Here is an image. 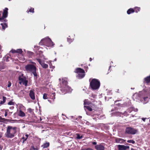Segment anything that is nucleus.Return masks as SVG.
Returning <instances> with one entry per match:
<instances>
[{
    "instance_id": "1",
    "label": "nucleus",
    "mask_w": 150,
    "mask_h": 150,
    "mask_svg": "<svg viewBox=\"0 0 150 150\" xmlns=\"http://www.w3.org/2000/svg\"><path fill=\"white\" fill-rule=\"evenodd\" d=\"M17 127L8 126L7 127L6 132L5 134L6 137L8 138L13 137L17 132Z\"/></svg>"
},
{
    "instance_id": "2",
    "label": "nucleus",
    "mask_w": 150,
    "mask_h": 150,
    "mask_svg": "<svg viewBox=\"0 0 150 150\" xmlns=\"http://www.w3.org/2000/svg\"><path fill=\"white\" fill-rule=\"evenodd\" d=\"M89 86L92 90L98 89L100 86V82L99 80L96 79H93L90 81L89 80Z\"/></svg>"
},
{
    "instance_id": "3",
    "label": "nucleus",
    "mask_w": 150,
    "mask_h": 150,
    "mask_svg": "<svg viewBox=\"0 0 150 150\" xmlns=\"http://www.w3.org/2000/svg\"><path fill=\"white\" fill-rule=\"evenodd\" d=\"M25 68L26 71L31 72L34 76H37L38 75L36 72L37 68L35 65L32 64H28L25 66Z\"/></svg>"
},
{
    "instance_id": "4",
    "label": "nucleus",
    "mask_w": 150,
    "mask_h": 150,
    "mask_svg": "<svg viewBox=\"0 0 150 150\" xmlns=\"http://www.w3.org/2000/svg\"><path fill=\"white\" fill-rule=\"evenodd\" d=\"M8 9L7 8H5L3 10V12L0 11V21L1 22H6L7 20L5 19L8 16Z\"/></svg>"
},
{
    "instance_id": "5",
    "label": "nucleus",
    "mask_w": 150,
    "mask_h": 150,
    "mask_svg": "<svg viewBox=\"0 0 150 150\" xmlns=\"http://www.w3.org/2000/svg\"><path fill=\"white\" fill-rule=\"evenodd\" d=\"M74 72L78 74V76L79 79L83 78L85 76L84 70L81 68H76Z\"/></svg>"
},
{
    "instance_id": "6",
    "label": "nucleus",
    "mask_w": 150,
    "mask_h": 150,
    "mask_svg": "<svg viewBox=\"0 0 150 150\" xmlns=\"http://www.w3.org/2000/svg\"><path fill=\"white\" fill-rule=\"evenodd\" d=\"M138 132L137 129L129 127L126 128L125 133L129 134H134Z\"/></svg>"
},
{
    "instance_id": "7",
    "label": "nucleus",
    "mask_w": 150,
    "mask_h": 150,
    "mask_svg": "<svg viewBox=\"0 0 150 150\" xmlns=\"http://www.w3.org/2000/svg\"><path fill=\"white\" fill-rule=\"evenodd\" d=\"M50 39L48 37L43 39L39 42V44L40 45H45L47 46L49 42V40Z\"/></svg>"
},
{
    "instance_id": "8",
    "label": "nucleus",
    "mask_w": 150,
    "mask_h": 150,
    "mask_svg": "<svg viewBox=\"0 0 150 150\" xmlns=\"http://www.w3.org/2000/svg\"><path fill=\"white\" fill-rule=\"evenodd\" d=\"M26 79L25 77H22L21 76H20L18 78V80L19 81V83L20 84H21L22 83L25 86H27L28 83V81Z\"/></svg>"
},
{
    "instance_id": "9",
    "label": "nucleus",
    "mask_w": 150,
    "mask_h": 150,
    "mask_svg": "<svg viewBox=\"0 0 150 150\" xmlns=\"http://www.w3.org/2000/svg\"><path fill=\"white\" fill-rule=\"evenodd\" d=\"M118 150H126L129 149V146H125L124 145H117Z\"/></svg>"
},
{
    "instance_id": "10",
    "label": "nucleus",
    "mask_w": 150,
    "mask_h": 150,
    "mask_svg": "<svg viewBox=\"0 0 150 150\" xmlns=\"http://www.w3.org/2000/svg\"><path fill=\"white\" fill-rule=\"evenodd\" d=\"M34 90L33 89L31 90H30L29 96L30 98L33 100H34L35 99Z\"/></svg>"
},
{
    "instance_id": "11",
    "label": "nucleus",
    "mask_w": 150,
    "mask_h": 150,
    "mask_svg": "<svg viewBox=\"0 0 150 150\" xmlns=\"http://www.w3.org/2000/svg\"><path fill=\"white\" fill-rule=\"evenodd\" d=\"M96 149V150H104V146L101 144L97 145L95 146Z\"/></svg>"
},
{
    "instance_id": "12",
    "label": "nucleus",
    "mask_w": 150,
    "mask_h": 150,
    "mask_svg": "<svg viewBox=\"0 0 150 150\" xmlns=\"http://www.w3.org/2000/svg\"><path fill=\"white\" fill-rule=\"evenodd\" d=\"M115 142L117 143L122 144L124 143L125 141V140L122 138H115Z\"/></svg>"
},
{
    "instance_id": "13",
    "label": "nucleus",
    "mask_w": 150,
    "mask_h": 150,
    "mask_svg": "<svg viewBox=\"0 0 150 150\" xmlns=\"http://www.w3.org/2000/svg\"><path fill=\"white\" fill-rule=\"evenodd\" d=\"M150 82V75L146 76L144 79V83H148Z\"/></svg>"
},
{
    "instance_id": "14",
    "label": "nucleus",
    "mask_w": 150,
    "mask_h": 150,
    "mask_svg": "<svg viewBox=\"0 0 150 150\" xmlns=\"http://www.w3.org/2000/svg\"><path fill=\"white\" fill-rule=\"evenodd\" d=\"M0 25L2 26V29L3 30H5L6 28L8 27L7 23H1Z\"/></svg>"
},
{
    "instance_id": "15",
    "label": "nucleus",
    "mask_w": 150,
    "mask_h": 150,
    "mask_svg": "<svg viewBox=\"0 0 150 150\" xmlns=\"http://www.w3.org/2000/svg\"><path fill=\"white\" fill-rule=\"evenodd\" d=\"M29 135L28 134L25 135V137L23 136L22 138L21 139V141L22 140H23L22 143L23 144L24 143L25 141H26Z\"/></svg>"
},
{
    "instance_id": "16",
    "label": "nucleus",
    "mask_w": 150,
    "mask_h": 150,
    "mask_svg": "<svg viewBox=\"0 0 150 150\" xmlns=\"http://www.w3.org/2000/svg\"><path fill=\"white\" fill-rule=\"evenodd\" d=\"M150 98V95L149 93H148V95L147 96H144L143 97V99L144 100L146 101L145 102L146 103V102H147L148 101V99H149Z\"/></svg>"
},
{
    "instance_id": "17",
    "label": "nucleus",
    "mask_w": 150,
    "mask_h": 150,
    "mask_svg": "<svg viewBox=\"0 0 150 150\" xmlns=\"http://www.w3.org/2000/svg\"><path fill=\"white\" fill-rule=\"evenodd\" d=\"M50 146L49 142H46L41 147H42L43 149L46 148Z\"/></svg>"
},
{
    "instance_id": "18",
    "label": "nucleus",
    "mask_w": 150,
    "mask_h": 150,
    "mask_svg": "<svg viewBox=\"0 0 150 150\" xmlns=\"http://www.w3.org/2000/svg\"><path fill=\"white\" fill-rule=\"evenodd\" d=\"M18 115L21 117H24L25 116V115L23 112L20 110L18 113Z\"/></svg>"
},
{
    "instance_id": "19",
    "label": "nucleus",
    "mask_w": 150,
    "mask_h": 150,
    "mask_svg": "<svg viewBox=\"0 0 150 150\" xmlns=\"http://www.w3.org/2000/svg\"><path fill=\"white\" fill-rule=\"evenodd\" d=\"M134 9L132 8H130L127 11V13L128 14H130L134 13Z\"/></svg>"
},
{
    "instance_id": "20",
    "label": "nucleus",
    "mask_w": 150,
    "mask_h": 150,
    "mask_svg": "<svg viewBox=\"0 0 150 150\" xmlns=\"http://www.w3.org/2000/svg\"><path fill=\"white\" fill-rule=\"evenodd\" d=\"M49 42L48 43V45L47 46L48 47H52L53 46L54 44L53 43V42L52 41V40L50 39V40H49Z\"/></svg>"
},
{
    "instance_id": "21",
    "label": "nucleus",
    "mask_w": 150,
    "mask_h": 150,
    "mask_svg": "<svg viewBox=\"0 0 150 150\" xmlns=\"http://www.w3.org/2000/svg\"><path fill=\"white\" fill-rule=\"evenodd\" d=\"M91 104V102L88 100V99H85L84 101V105H89Z\"/></svg>"
},
{
    "instance_id": "22",
    "label": "nucleus",
    "mask_w": 150,
    "mask_h": 150,
    "mask_svg": "<svg viewBox=\"0 0 150 150\" xmlns=\"http://www.w3.org/2000/svg\"><path fill=\"white\" fill-rule=\"evenodd\" d=\"M55 93H52L50 96V98L52 99L54 101V99L55 98Z\"/></svg>"
},
{
    "instance_id": "23",
    "label": "nucleus",
    "mask_w": 150,
    "mask_h": 150,
    "mask_svg": "<svg viewBox=\"0 0 150 150\" xmlns=\"http://www.w3.org/2000/svg\"><path fill=\"white\" fill-rule=\"evenodd\" d=\"M26 12L28 13L29 12L33 13L34 12V8H31L29 10H28L26 11Z\"/></svg>"
},
{
    "instance_id": "24",
    "label": "nucleus",
    "mask_w": 150,
    "mask_h": 150,
    "mask_svg": "<svg viewBox=\"0 0 150 150\" xmlns=\"http://www.w3.org/2000/svg\"><path fill=\"white\" fill-rule=\"evenodd\" d=\"M6 99V97L3 96V101H1L0 102V104H4L5 102Z\"/></svg>"
},
{
    "instance_id": "25",
    "label": "nucleus",
    "mask_w": 150,
    "mask_h": 150,
    "mask_svg": "<svg viewBox=\"0 0 150 150\" xmlns=\"http://www.w3.org/2000/svg\"><path fill=\"white\" fill-rule=\"evenodd\" d=\"M41 66L43 68L45 69L47 68L48 67V64L44 63H43L42 64H41Z\"/></svg>"
},
{
    "instance_id": "26",
    "label": "nucleus",
    "mask_w": 150,
    "mask_h": 150,
    "mask_svg": "<svg viewBox=\"0 0 150 150\" xmlns=\"http://www.w3.org/2000/svg\"><path fill=\"white\" fill-rule=\"evenodd\" d=\"M140 8L139 7H135L134 8V12L137 13L140 11Z\"/></svg>"
},
{
    "instance_id": "27",
    "label": "nucleus",
    "mask_w": 150,
    "mask_h": 150,
    "mask_svg": "<svg viewBox=\"0 0 150 150\" xmlns=\"http://www.w3.org/2000/svg\"><path fill=\"white\" fill-rule=\"evenodd\" d=\"M28 54L29 57H31L34 54V53L31 52H28Z\"/></svg>"
},
{
    "instance_id": "28",
    "label": "nucleus",
    "mask_w": 150,
    "mask_h": 150,
    "mask_svg": "<svg viewBox=\"0 0 150 150\" xmlns=\"http://www.w3.org/2000/svg\"><path fill=\"white\" fill-rule=\"evenodd\" d=\"M43 98L44 99H46L48 98V95L46 93H44L43 95Z\"/></svg>"
},
{
    "instance_id": "29",
    "label": "nucleus",
    "mask_w": 150,
    "mask_h": 150,
    "mask_svg": "<svg viewBox=\"0 0 150 150\" xmlns=\"http://www.w3.org/2000/svg\"><path fill=\"white\" fill-rule=\"evenodd\" d=\"M86 108L89 111H92L93 109V108L91 107V106H85Z\"/></svg>"
},
{
    "instance_id": "30",
    "label": "nucleus",
    "mask_w": 150,
    "mask_h": 150,
    "mask_svg": "<svg viewBox=\"0 0 150 150\" xmlns=\"http://www.w3.org/2000/svg\"><path fill=\"white\" fill-rule=\"evenodd\" d=\"M67 41L69 43H70L73 42V39H71L70 38V36H69V37L67 39Z\"/></svg>"
},
{
    "instance_id": "31",
    "label": "nucleus",
    "mask_w": 150,
    "mask_h": 150,
    "mask_svg": "<svg viewBox=\"0 0 150 150\" xmlns=\"http://www.w3.org/2000/svg\"><path fill=\"white\" fill-rule=\"evenodd\" d=\"M33 110H34L31 109V108H29L28 109L27 111L28 112L32 114L33 113Z\"/></svg>"
},
{
    "instance_id": "32",
    "label": "nucleus",
    "mask_w": 150,
    "mask_h": 150,
    "mask_svg": "<svg viewBox=\"0 0 150 150\" xmlns=\"http://www.w3.org/2000/svg\"><path fill=\"white\" fill-rule=\"evenodd\" d=\"M77 137L76 138L77 139H81L83 137L82 136H80L79 133L76 134Z\"/></svg>"
},
{
    "instance_id": "33",
    "label": "nucleus",
    "mask_w": 150,
    "mask_h": 150,
    "mask_svg": "<svg viewBox=\"0 0 150 150\" xmlns=\"http://www.w3.org/2000/svg\"><path fill=\"white\" fill-rule=\"evenodd\" d=\"M31 149H32L33 150H38V147L36 146H34L32 145L31 146Z\"/></svg>"
},
{
    "instance_id": "34",
    "label": "nucleus",
    "mask_w": 150,
    "mask_h": 150,
    "mask_svg": "<svg viewBox=\"0 0 150 150\" xmlns=\"http://www.w3.org/2000/svg\"><path fill=\"white\" fill-rule=\"evenodd\" d=\"M91 105H90V106L93 108V110H94L96 108V105L94 104H92L91 103Z\"/></svg>"
},
{
    "instance_id": "35",
    "label": "nucleus",
    "mask_w": 150,
    "mask_h": 150,
    "mask_svg": "<svg viewBox=\"0 0 150 150\" xmlns=\"http://www.w3.org/2000/svg\"><path fill=\"white\" fill-rule=\"evenodd\" d=\"M23 52V51L21 49H18L16 50V53H18L19 54H21Z\"/></svg>"
},
{
    "instance_id": "36",
    "label": "nucleus",
    "mask_w": 150,
    "mask_h": 150,
    "mask_svg": "<svg viewBox=\"0 0 150 150\" xmlns=\"http://www.w3.org/2000/svg\"><path fill=\"white\" fill-rule=\"evenodd\" d=\"M127 142L128 143H131L132 144H134L135 143V141L133 140H129L127 141Z\"/></svg>"
},
{
    "instance_id": "37",
    "label": "nucleus",
    "mask_w": 150,
    "mask_h": 150,
    "mask_svg": "<svg viewBox=\"0 0 150 150\" xmlns=\"http://www.w3.org/2000/svg\"><path fill=\"white\" fill-rule=\"evenodd\" d=\"M6 120H7V119L4 118H3L0 116V121H6Z\"/></svg>"
},
{
    "instance_id": "38",
    "label": "nucleus",
    "mask_w": 150,
    "mask_h": 150,
    "mask_svg": "<svg viewBox=\"0 0 150 150\" xmlns=\"http://www.w3.org/2000/svg\"><path fill=\"white\" fill-rule=\"evenodd\" d=\"M37 60L38 62L39 63V64L41 65L43 63L42 62L41 59H36Z\"/></svg>"
},
{
    "instance_id": "39",
    "label": "nucleus",
    "mask_w": 150,
    "mask_h": 150,
    "mask_svg": "<svg viewBox=\"0 0 150 150\" xmlns=\"http://www.w3.org/2000/svg\"><path fill=\"white\" fill-rule=\"evenodd\" d=\"M8 104L10 105H14V102L11 101L8 103Z\"/></svg>"
},
{
    "instance_id": "40",
    "label": "nucleus",
    "mask_w": 150,
    "mask_h": 150,
    "mask_svg": "<svg viewBox=\"0 0 150 150\" xmlns=\"http://www.w3.org/2000/svg\"><path fill=\"white\" fill-rule=\"evenodd\" d=\"M16 50H15L13 49H12L10 52H12L13 53H16Z\"/></svg>"
},
{
    "instance_id": "41",
    "label": "nucleus",
    "mask_w": 150,
    "mask_h": 150,
    "mask_svg": "<svg viewBox=\"0 0 150 150\" xmlns=\"http://www.w3.org/2000/svg\"><path fill=\"white\" fill-rule=\"evenodd\" d=\"M11 83L10 81H8V86H7V87H10L11 86Z\"/></svg>"
},
{
    "instance_id": "42",
    "label": "nucleus",
    "mask_w": 150,
    "mask_h": 150,
    "mask_svg": "<svg viewBox=\"0 0 150 150\" xmlns=\"http://www.w3.org/2000/svg\"><path fill=\"white\" fill-rule=\"evenodd\" d=\"M126 72L125 71L123 70L122 72V75H125V74L126 73Z\"/></svg>"
},
{
    "instance_id": "43",
    "label": "nucleus",
    "mask_w": 150,
    "mask_h": 150,
    "mask_svg": "<svg viewBox=\"0 0 150 150\" xmlns=\"http://www.w3.org/2000/svg\"><path fill=\"white\" fill-rule=\"evenodd\" d=\"M96 96L94 95L93 94H91V97H92L94 98H95L96 97Z\"/></svg>"
},
{
    "instance_id": "44",
    "label": "nucleus",
    "mask_w": 150,
    "mask_h": 150,
    "mask_svg": "<svg viewBox=\"0 0 150 150\" xmlns=\"http://www.w3.org/2000/svg\"><path fill=\"white\" fill-rule=\"evenodd\" d=\"M84 68L85 69L86 71H87V69H88V66H85L84 67Z\"/></svg>"
},
{
    "instance_id": "45",
    "label": "nucleus",
    "mask_w": 150,
    "mask_h": 150,
    "mask_svg": "<svg viewBox=\"0 0 150 150\" xmlns=\"http://www.w3.org/2000/svg\"><path fill=\"white\" fill-rule=\"evenodd\" d=\"M92 144L94 145H97V142H92Z\"/></svg>"
},
{
    "instance_id": "46",
    "label": "nucleus",
    "mask_w": 150,
    "mask_h": 150,
    "mask_svg": "<svg viewBox=\"0 0 150 150\" xmlns=\"http://www.w3.org/2000/svg\"><path fill=\"white\" fill-rule=\"evenodd\" d=\"M62 83H65V84H67V81H64L63 82H62Z\"/></svg>"
},
{
    "instance_id": "47",
    "label": "nucleus",
    "mask_w": 150,
    "mask_h": 150,
    "mask_svg": "<svg viewBox=\"0 0 150 150\" xmlns=\"http://www.w3.org/2000/svg\"><path fill=\"white\" fill-rule=\"evenodd\" d=\"M146 118H142V120L144 121L145 122V120H146Z\"/></svg>"
},
{
    "instance_id": "48",
    "label": "nucleus",
    "mask_w": 150,
    "mask_h": 150,
    "mask_svg": "<svg viewBox=\"0 0 150 150\" xmlns=\"http://www.w3.org/2000/svg\"><path fill=\"white\" fill-rule=\"evenodd\" d=\"M8 113L6 112H5L4 115L5 117L7 115Z\"/></svg>"
},
{
    "instance_id": "49",
    "label": "nucleus",
    "mask_w": 150,
    "mask_h": 150,
    "mask_svg": "<svg viewBox=\"0 0 150 150\" xmlns=\"http://www.w3.org/2000/svg\"><path fill=\"white\" fill-rule=\"evenodd\" d=\"M88 150V148L86 149H81V150Z\"/></svg>"
},
{
    "instance_id": "50",
    "label": "nucleus",
    "mask_w": 150,
    "mask_h": 150,
    "mask_svg": "<svg viewBox=\"0 0 150 150\" xmlns=\"http://www.w3.org/2000/svg\"><path fill=\"white\" fill-rule=\"evenodd\" d=\"M31 63L33 64H35V65H36V64L34 62H31Z\"/></svg>"
},
{
    "instance_id": "51",
    "label": "nucleus",
    "mask_w": 150,
    "mask_h": 150,
    "mask_svg": "<svg viewBox=\"0 0 150 150\" xmlns=\"http://www.w3.org/2000/svg\"><path fill=\"white\" fill-rule=\"evenodd\" d=\"M9 111V110L8 109H6L5 110V112H6L8 113V112Z\"/></svg>"
},
{
    "instance_id": "52",
    "label": "nucleus",
    "mask_w": 150,
    "mask_h": 150,
    "mask_svg": "<svg viewBox=\"0 0 150 150\" xmlns=\"http://www.w3.org/2000/svg\"><path fill=\"white\" fill-rule=\"evenodd\" d=\"M92 59V58H90V61H91Z\"/></svg>"
},
{
    "instance_id": "53",
    "label": "nucleus",
    "mask_w": 150,
    "mask_h": 150,
    "mask_svg": "<svg viewBox=\"0 0 150 150\" xmlns=\"http://www.w3.org/2000/svg\"><path fill=\"white\" fill-rule=\"evenodd\" d=\"M111 67V66H109V70L110 69Z\"/></svg>"
},
{
    "instance_id": "54",
    "label": "nucleus",
    "mask_w": 150,
    "mask_h": 150,
    "mask_svg": "<svg viewBox=\"0 0 150 150\" xmlns=\"http://www.w3.org/2000/svg\"><path fill=\"white\" fill-rule=\"evenodd\" d=\"M48 101L49 102H50L51 100H48Z\"/></svg>"
},
{
    "instance_id": "55",
    "label": "nucleus",
    "mask_w": 150,
    "mask_h": 150,
    "mask_svg": "<svg viewBox=\"0 0 150 150\" xmlns=\"http://www.w3.org/2000/svg\"><path fill=\"white\" fill-rule=\"evenodd\" d=\"M30 150H33V149H31V147L30 149Z\"/></svg>"
},
{
    "instance_id": "56",
    "label": "nucleus",
    "mask_w": 150,
    "mask_h": 150,
    "mask_svg": "<svg viewBox=\"0 0 150 150\" xmlns=\"http://www.w3.org/2000/svg\"><path fill=\"white\" fill-rule=\"evenodd\" d=\"M23 76V74H22V76Z\"/></svg>"
},
{
    "instance_id": "57",
    "label": "nucleus",
    "mask_w": 150,
    "mask_h": 150,
    "mask_svg": "<svg viewBox=\"0 0 150 150\" xmlns=\"http://www.w3.org/2000/svg\"><path fill=\"white\" fill-rule=\"evenodd\" d=\"M12 107V108H14V107Z\"/></svg>"
},
{
    "instance_id": "58",
    "label": "nucleus",
    "mask_w": 150,
    "mask_h": 150,
    "mask_svg": "<svg viewBox=\"0 0 150 150\" xmlns=\"http://www.w3.org/2000/svg\"><path fill=\"white\" fill-rule=\"evenodd\" d=\"M68 150H70V149H68Z\"/></svg>"
},
{
    "instance_id": "59",
    "label": "nucleus",
    "mask_w": 150,
    "mask_h": 150,
    "mask_svg": "<svg viewBox=\"0 0 150 150\" xmlns=\"http://www.w3.org/2000/svg\"><path fill=\"white\" fill-rule=\"evenodd\" d=\"M1 137H0V138H1Z\"/></svg>"
}]
</instances>
